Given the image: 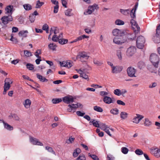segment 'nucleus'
<instances>
[{"instance_id": "7ed1b4c3", "label": "nucleus", "mask_w": 160, "mask_h": 160, "mask_svg": "<svg viewBox=\"0 0 160 160\" xmlns=\"http://www.w3.org/2000/svg\"><path fill=\"white\" fill-rule=\"evenodd\" d=\"M145 42V40L144 37L142 36L138 37L136 40L137 48L139 49H142L144 47Z\"/></svg>"}, {"instance_id": "a878e982", "label": "nucleus", "mask_w": 160, "mask_h": 160, "mask_svg": "<svg viewBox=\"0 0 160 160\" xmlns=\"http://www.w3.org/2000/svg\"><path fill=\"white\" fill-rule=\"evenodd\" d=\"M136 34L135 33L134 34H129L127 35V38L129 40H133L136 38Z\"/></svg>"}, {"instance_id": "39448f33", "label": "nucleus", "mask_w": 160, "mask_h": 160, "mask_svg": "<svg viewBox=\"0 0 160 160\" xmlns=\"http://www.w3.org/2000/svg\"><path fill=\"white\" fill-rule=\"evenodd\" d=\"M160 24L157 27L156 29V33L153 38V41L157 43L160 42Z\"/></svg>"}, {"instance_id": "69168bd1", "label": "nucleus", "mask_w": 160, "mask_h": 160, "mask_svg": "<svg viewBox=\"0 0 160 160\" xmlns=\"http://www.w3.org/2000/svg\"><path fill=\"white\" fill-rule=\"evenodd\" d=\"M12 118L15 120L18 121L19 120V118L18 116L16 114H12Z\"/></svg>"}, {"instance_id": "7c9ffc66", "label": "nucleus", "mask_w": 160, "mask_h": 160, "mask_svg": "<svg viewBox=\"0 0 160 160\" xmlns=\"http://www.w3.org/2000/svg\"><path fill=\"white\" fill-rule=\"evenodd\" d=\"M110 112L113 115H116L118 114L119 110L117 108H115L111 109Z\"/></svg>"}, {"instance_id": "0eeeda50", "label": "nucleus", "mask_w": 160, "mask_h": 160, "mask_svg": "<svg viewBox=\"0 0 160 160\" xmlns=\"http://www.w3.org/2000/svg\"><path fill=\"white\" fill-rule=\"evenodd\" d=\"M136 48L135 47L132 46L129 47L127 49L126 55L128 57L132 56L136 52Z\"/></svg>"}, {"instance_id": "c85d7f7f", "label": "nucleus", "mask_w": 160, "mask_h": 160, "mask_svg": "<svg viewBox=\"0 0 160 160\" xmlns=\"http://www.w3.org/2000/svg\"><path fill=\"white\" fill-rule=\"evenodd\" d=\"M116 55L118 56V58L120 60H121L122 58L121 51L120 50H118L116 51Z\"/></svg>"}, {"instance_id": "680f3d73", "label": "nucleus", "mask_w": 160, "mask_h": 160, "mask_svg": "<svg viewBox=\"0 0 160 160\" xmlns=\"http://www.w3.org/2000/svg\"><path fill=\"white\" fill-rule=\"evenodd\" d=\"M83 78H84L88 80H89L88 76L84 72L81 76Z\"/></svg>"}, {"instance_id": "412c9836", "label": "nucleus", "mask_w": 160, "mask_h": 160, "mask_svg": "<svg viewBox=\"0 0 160 160\" xmlns=\"http://www.w3.org/2000/svg\"><path fill=\"white\" fill-rule=\"evenodd\" d=\"M92 123L93 126L97 128H99L101 122L99 121H96L95 119H92L89 122V123Z\"/></svg>"}, {"instance_id": "603ef678", "label": "nucleus", "mask_w": 160, "mask_h": 160, "mask_svg": "<svg viewBox=\"0 0 160 160\" xmlns=\"http://www.w3.org/2000/svg\"><path fill=\"white\" fill-rule=\"evenodd\" d=\"M135 12H134V9L133 8L130 12V16L132 18H134L135 17Z\"/></svg>"}, {"instance_id": "aec40b11", "label": "nucleus", "mask_w": 160, "mask_h": 160, "mask_svg": "<svg viewBox=\"0 0 160 160\" xmlns=\"http://www.w3.org/2000/svg\"><path fill=\"white\" fill-rule=\"evenodd\" d=\"M31 103V100L28 99H26L23 102V104L25 107L26 108H30Z\"/></svg>"}, {"instance_id": "4d7b16f0", "label": "nucleus", "mask_w": 160, "mask_h": 160, "mask_svg": "<svg viewBox=\"0 0 160 160\" xmlns=\"http://www.w3.org/2000/svg\"><path fill=\"white\" fill-rule=\"evenodd\" d=\"M4 82L5 83L11 84L12 83L13 81L9 78H6L5 79Z\"/></svg>"}, {"instance_id": "e433bc0d", "label": "nucleus", "mask_w": 160, "mask_h": 160, "mask_svg": "<svg viewBox=\"0 0 160 160\" xmlns=\"http://www.w3.org/2000/svg\"><path fill=\"white\" fill-rule=\"evenodd\" d=\"M74 140L75 138L71 136L68 139L66 140V143L68 144L72 143L74 141Z\"/></svg>"}, {"instance_id": "ea45409f", "label": "nucleus", "mask_w": 160, "mask_h": 160, "mask_svg": "<svg viewBox=\"0 0 160 160\" xmlns=\"http://www.w3.org/2000/svg\"><path fill=\"white\" fill-rule=\"evenodd\" d=\"M62 101L60 98H54L52 100V102L54 104H56L61 102Z\"/></svg>"}, {"instance_id": "49530a36", "label": "nucleus", "mask_w": 160, "mask_h": 160, "mask_svg": "<svg viewBox=\"0 0 160 160\" xmlns=\"http://www.w3.org/2000/svg\"><path fill=\"white\" fill-rule=\"evenodd\" d=\"M113 93L115 95L118 96L121 95V90L119 89H115L113 92Z\"/></svg>"}, {"instance_id": "c9c22d12", "label": "nucleus", "mask_w": 160, "mask_h": 160, "mask_svg": "<svg viewBox=\"0 0 160 160\" xmlns=\"http://www.w3.org/2000/svg\"><path fill=\"white\" fill-rule=\"evenodd\" d=\"M93 109L95 111L99 112H102L103 111L101 107L98 106H94Z\"/></svg>"}, {"instance_id": "09e8293b", "label": "nucleus", "mask_w": 160, "mask_h": 160, "mask_svg": "<svg viewBox=\"0 0 160 160\" xmlns=\"http://www.w3.org/2000/svg\"><path fill=\"white\" fill-rule=\"evenodd\" d=\"M36 18L35 16H34L33 14L30 15L29 16V20L31 23L33 22L35 20Z\"/></svg>"}, {"instance_id": "6e6552de", "label": "nucleus", "mask_w": 160, "mask_h": 160, "mask_svg": "<svg viewBox=\"0 0 160 160\" xmlns=\"http://www.w3.org/2000/svg\"><path fill=\"white\" fill-rule=\"evenodd\" d=\"M128 76L131 77H136V76L135 75V74L136 72V70L133 68L130 67H128L127 70Z\"/></svg>"}, {"instance_id": "f03ea898", "label": "nucleus", "mask_w": 160, "mask_h": 160, "mask_svg": "<svg viewBox=\"0 0 160 160\" xmlns=\"http://www.w3.org/2000/svg\"><path fill=\"white\" fill-rule=\"evenodd\" d=\"M150 60L153 66L155 68H158L159 61L158 56L155 53L152 54L150 56Z\"/></svg>"}, {"instance_id": "f704fd0d", "label": "nucleus", "mask_w": 160, "mask_h": 160, "mask_svg": "<svg viewBox=\"0 0 160 160\" xmlns=\"http://www.w3.org/2000/svg\"><path fill=\"white\" fill-rule=\"evenodd\" d=\"M93 62L94 64L99 66H101L103 64L102 62L98 61L95 59H93Z\"/></svg>"}, {"instance_id": "052dcab7", "label": "nucleus", "mask_w": 160, "mask_h": 160, "mask_svg": "<svg viewBox=\"0 0 160 160\" xmlns=\"http://www.w3.org/2000/svg\"><path fill=\"white\" fill-rule=\"evenodd\" d=\"M76 114L79 116L82 117L85 113L84 112H82L80 111H77L76 112Z\"/></svg>"}, {"instance_id": "338daca9", "label": "nucleus", "mask_w": 160, "mask_h": 160, "mask_svg": "<svg viewBox=\"0 0 160 160\" xmlns=\"http://www.w3.org/2000/svg\"><path fill=\"white\" fill-rule=\"evenodd\" d=\"M58 5H56L54 7V10L53 12L54 13H57L58 11Z\"/></svg>"}, {"instance_id": "4468645a", "label": "nucleus", "mask_w": 160, "mask_h": 160, "mask_svg": "<svg viewBox=\"0 0 160 160\" xmlns=\"http://www.w3.org/2000/svg\"><path fill=\"white\" fill-rule=\"evenodd\" d=\"M63 101L67 104H69L73 102L74 98L71 96H68L63 98Z\"/></svg>"}, {"instance_id": "de8ad7c7", "label": "nucleus", "mask_w": 160, "mask_h": 160, "mask_svg": "<svg viewBox=\"0 0 160 160\" xmlns=\"http://www.w3.org/2000/svg\"><path fill=\"white\" fill-rule=\"evenodd\" d=\"M135 152L136 154L138 155H141L144 154L143 151L140 149H137Z\"/></svg>"}, {"instance_id": "ddd939ff", "label": "nucleus", "mask_w": 160, "mask_h": 160, "mask_svg": "<svg viewBox=\"0 0 160 160\" xmlns=\"http://www.w3.org/2000/svg\"><path fill=\"white\" fill-rule=\"evenodd\" d=\"M123 69L122 67L119 66H114L112 68V72L113 73H120Z\"/></svg>"}, {"instance_id": "1a4fd4ad", "label": "nucleus", "mask_w": 160, "mask_h": 160, "mask_svg": "<svg viewBox=\"0 0 160 160\" xmlns=\"http://www.w3.org/2000/svg\"><path fill=\"white\" fill-rule=\"evenodd\" d=\"M112 33L114 36H122L125 35V32L123 30H120L118 29H115L113 30Z\"/></svg>"}, {"instance_id": "20e7f679", "label": "nucleus", "mask_w": 160, "mask_h": 160, "mask_svg": "<svg viewBox=\"0 0 160 160\" xmlns=\"http://www.w3.org/2000/svg\"><path fill=\"white\" fill-rule=\"evenodd\" d=\"M89 56L88 55L87 53L85 52H80L78 54L77 56L76 59H80V60L82 62H84L85 61V60H87L89 57Z\"/></svg>"}, {"instance_id": "72a5a7b5", "label": "nucleus", "mask_w": 160, "mask_h": 160, "mask_svg": "<svg viewBox=\"0 0 160 160\" xmlns=\"http://www.w3.org/2000/svg\"><path fill=\"white\" fill-rule=\"evenodd\" d=\"M23 7L26 10L28 11L32 9L31 6L29 4H25L23 5Z\"/></svg>"}, {"instance_id": "864d4df0", "label": "nucleus", "mask_w": 160, "mask_h": 160, "mask_svg": "<svg viewBox=\"0 0 160 160\" xmlns=\"http://www.w3.org/2000/svg\"><path fill=\"white\" fill-rule=\"evenodd\" d=\"M24 54L27 57H30L32 55L31 53L28 50L24 51Z\"/></svg>"}, {"instance_id": "f8f14e48", "label": "nucleus", "mask_w": 160, "mask_h": 160, "mask_svg": "<svg viewBox=\"0 0 160 160\" xmlns=\"http://www.w3.org/2000/svg\"><path fill=\"white\" fill-rule=\"evenodd\" d=\"M2 23L4 25L7 24L9 22L12 21V16L10 15L8 16H4L1 18Z\"/></svg>"}, {"instance_id": "2eb2a0df", "label": "nucleus", "mask_w": 160, "mask_h": 160, "mask_svg": "<svg viewBox=\"0 0 160 160\" xmlns=\"http://www.w3.org/2000/svg\"><path fill=\"white\" fill-rule=\"evenodd\" d=\"M126 41V39L119 38H115L113 39V42L117 44H122L125 42Z\"/></svg>"}, {"instance_id": "4be33fe9", "label": "nucleus", "mask_w": 160, "mask_h": 160, "mask_svg": "<svg viewBox=\"0 0 160 160\" xmlns=\"http://www.w3.org/2000/svg\"><path fill=\"white\" fill-rule=\"evenodd\" d=\"M128 114L125 112H122L120 113V117L122 120L126 119L128 117Z\"/></svg>"}, {"instance_id": "9d476101", "label": "nucleus", "mask_w": 160, "mask_h": 160, "mask_svg": "<svg viewBox=\"0 0 160 160\" xmlns=\"http://www.w3.org/2000/svg\"><path fill=\"white\" fill-rule=\"evenodd\" d=\"M143 118L144 116L143 115L137 114L136 116L133 117L132 122L136 124H138Z\"/></svg>"}, {"instance_id": "bf43d9fd", "label": "nucleus", "mask_w": 160, "mask_h": 160, "mask_svg": "<svg viewBox=\"0 0 160 160\" xmlns=\"http://www.w3.org/2000/svg\"><path fill=\"white\" fill-rule=\"evenodd\" d=\"M10 84L8 83H7L5 82L4 89H6L7 90H8L10 87Z\"/></svg>"}, {"instance_id": "774afa93", "label": "nucleus", "mask_w": 160, "mask_h": 160, "mask_svg": "<svg viewBox=\"0 0 160 160\" xmlns=\"http://www.w3.org/2000/svg\"><path fill=\"white\" fill-rule=\"evenodd\" d=\"M49 27L47 24H44L42 26V29L44 30H46L48 29Z\"/></svg>"}, {"instance_id": "dca6fc26", "label": "nucleus", "mask_w": 160, "mask_h": 160, "mask_svg": "<svg viewBox=\"0 0 160 160\" xmlns=\"http://www.w3.org/2000/svg\"><path fill=\"white\" fill-rule=\"evenodd\" d=\"M30 140L31 142L34 145H37L41 146H42L43 145V144L40 142L39 140L36 138H34L33 137H30Z\"/></svg>"}, {"instance_id": "e2e57ef3", "label": "nucleus", "mask_w": 160, "mask_h": 160, "mask_svg": "<svg viewBox=\"0 0 160 160\" xmlns=\"http://www.w3.org/2000/svg\"><path fill=\"white\" fill-rule=\"evenodd\" d=\"M117 102L118 104V105H122L123 106H124L125 105V103L121 100H118L117 101Z\"/></svg>"}, {"instance_id": "58836bf2", "label": "nucleus", "mask_w": 160, "mask_h": 160, "mask_svg": "<svg viewBox=\"0 0 160 160\" xmlns=\"http://www.w3.org/2000/svg\"><path fill=\"white\" fill-rule=\"evenodd\" d=\"M27 68L30 70H32L34 68L33 65L31 63H27L26 65Z\"/></svg>"}, {"instance_id": "8fccbe9b", "label": "nucleus", "mask_w": 160, "mask_h": 160, "mask_svg": "<svg viewBox=\"0 0 160 160\" xmlns=\"http://www.w3.org/2000/svg\"><path fill=\"white\" fill-rule=\"evenodd\" d=\"M121 151L123 153L126 154L128 152V149L127 148L123 147L122 148Z\"/></svg>"}, {"instance_id": "a19ab883", "label": "nucleus", "mask_w": 160, "mask_h": 160, "mask_svg": "<svg viewBox=\"0 0 160 160\" xmlns=\"http://www.w3.org/2000/svg\"><path fill=\"white\" fill-rule=\"evenodd\" d=\"M45 148L49 152H51L54 155H56L55 152L53 150L52 148L48 146H46L45 147Z\"/></svg>"}, {"instance_id": "6ab92c4d", "label": "nucleus", "mask_w": 160, "mask_h": 160, "mask_svg": "<svg viewBox=\"0 0 160 160\" xmlns=\"http://www.w3.org/2000/svg\"><path fill=\"white\" fill-rule=\"evenodd\" d=\"M145 127H149L151 126L152 123L149 119L148 118H145L143 122Z\"/></svg>"}, {"instance_id": "f257e3e1", "label": "nucleus", "mask_w": 160, "mask_h": 160, "mask_svg": "<svg viewBox=\"0 0 160 160\" xmlns=\"http://www.w3.org/2000/svg\"><path fill=\"white\" fill-rule=\"evenodd\" d=\"M99 8L98 4L94 3L92 5H90L88 7L87 10L84 12V14L85 15L91 14L95 11H97Z\"/></svg>"}, {"instance_id": "473e14b6", "label": "nucleus", "mask_w": 160, "mask_h": 160, "mask_svg": "<svg viewBox=\"0 0 160 160\" xmlns=\"http://www.w3.org/2000/svg\"><path fill=\"white\" fill-rule=\"evenodd\" d=\"M58 42L61 44H65L67 43L68 40L63 38H60L58 40Z\"/></svg>"}, {"instance_id": "37998d69", "label": "nucleus", "mask_w": 160, "mask_h": 160, "mask_svg": "<svg viewBox=\"0 0 160 160\" xmlns=\"http://www.w3.org/2000/svg\"><path fill=\"white\" fill-rule=\"evenodd\" d=\"M75 160H86V158L83 154H81Z\"/></svg>"}, {"instance_id": "b1692460", "label": "nucleus", "mask_w": 160, "mask_h": 160, "mask_svg": "<svg viewBox=\"0 0 160 160\" xmlns=\"http://www.w3.org/2000/svg\"><path fill=\"white\" fill-rule=\"evenodd\" d=\"M37 78L39 80L42 82H47L48 80L45 78L43 77L42 76L37 73L36 74Z\"/></svg>"}, {"instance_id": "a211bd4d", "label": "nucleus", "mask_w": 160, "mask_h": 160, "mask_svg": "<svg viewBox=\"0 0 160 160\" xmlns=\"http://www.w3.org/2000/svg\"><path fill=\"white\" fill-rule=\"evenodd\" d=\"M103 101L107 104L113 103L114 101L112 100L111 98L107 96H105L103 99Z\"/></svg>"}, {"instance_id": "2f4dec72", "label": "nucleus", "mask_w": 160, "mask_h": 160, "mask_svg": "<svg viewBox=\"0 0 160 160\" xmlns=\"http://www.w3.org/2000/svg\"><path fill=\"white\" fill-rule=\"evenodd\" d=\"M13 7L11 6H7L6 8V13H12V9Z\"/></svg>"}, {"instance_id": "79ce46f5", "label": "nucleus", "mask_w": 160, "mask_h": 160, "mask_svg": "<svg viewBox=\"0 0 160 160\" xmlns=\"http://www.w3.org/2000/svg\"><path fill=\"white\" fill-rule=\"evenodd\" d=\"M115 23L116 25H123L124 23L123 21L119 19H118L116 21Z\"/></svg>"}, {"instance_id": "3c124183", "label": "nucleus", "mask_w": 160, "mask_h": 160, "mask_svg": "<svg viewBox=\"0 0 160 160\" xmlns=\"http://www.w3.org/2000/svg\"><path fill=\"white\" fill-rule=\"evenodd\" d=\"M88 155L92 158L94 160H98L99 159L98 157L95 155H91L90 153H89L88 154Z\"/></svg>"}, {"instance_id": "6e6d98bb", "label": "nucleus", "mask_w": 160, "mask_h": 160, "mask_svg": "<svg viewBox=\"0 0 160 160\" xmlns=\"http://www.w3.org/2000/svg\"><path fill=\"white\" fill-rule=\"evenodd\" d=\"M72 10L71 9H68L67 10L65 11V14L66 15L68 16H71V13Z\"/></svg>"}, {"instance_id": "4c0bfd02", "label": "nucleus", "mask_w": 160, "mask_h": 160, "mask_svg": "<svg viewBox=\"0 0 160 160\" xmlns=\"http://www.w3.org/2000/svg\"><path fill=\"white\" fill-rule=\"evenodd\" d=\"M44 4L43 2H40L39 0L37 1V3L35 7L36 8H40Z\"/></svg>"}, {"instance_id": "a18cd8bd", "label": "nucleus", "mask_w": 160, "mask_h": 160, "mask_svg": "<svg viewBox=\"0 0 160 160\" xmlns=\"http://www.w3.org/2000/svg\"><path fill=\"white\" fill-rule=\"evenodd\" d=\"M120 12L122 14H123L124 15H127L130 12V11L129 9H126V10L121 9Z\"/></svg>"}, {"instance_id": "13d9d810", "label": "nucleus", "mask_w": 160, "mask_h": 160, "mask_svg": "<svg viewBox=\"0 0 160 160\" xmlns=\"http://www.w3.org/2000/svg\"><path fill=\"white\" fill-rule=\"evenodd\" d=\"M100 94L101 96L104 97L108 95V93L105 91H101L100 92Z\"/></svg>"}, {"instance_id": "c756f323", "label": "nucleus", "mask_w": 160, "mask_h": 160, "mask_svg": "<svg viewBox=\"0 0 160 160\" xmlns=\"http://www.w3.org/2000/svg\"><path fill=\"white\" fill-rule=\"evenodd\" d=\"M138 67L140 69H141L145 67V63L143 62H138Z\"/></svg>"}, {"instance_id": "423d86ee", "label": "nucleus", "mask_w": 160, "mask_h": 160, "mask_svg": "<svg viewBox=\"0 0 160 160\" xmlns=\"http://www.w3.org/2000/svg\"><path fill=\"white\" fill-rule=\"evenodd\" d=\"M130 23L133 29L134 32L136 34H138L140 32V28L136 22L134 20L132 19L131 20Z\"/></svg>"}, {"instance_id": "393cba45", "label": "nucleus", "mask_w": 160, "mask_h": 160, "mask_svg": "<svg viewBox=\"0 0 160 160\" xmlns=\"http://www.w3.org/2000/svg\"><path fill=\"white\" fill-rule=\"evenodd\" d=\"M81 150L79 148H77L75 149L73 153V156L74 157H77L78 154L81 152Z\"/></svg>"}, {"instance_id": "bb28decb", "label": "nucleus", "mask_w": 160, "mask_h": 160, "mask_svg": "<svg viewBox=\"0 0 160 160\" xmlns=\"http://www.w3.org/2000/svg\"><path fill=\"white\" fill-rule=\"evenodd\" d=\"M28 33V31L27 30L22 31H20L18 33L19 36H22L23 37L25 38L27 37V35L26 33Z\"/></svg>"}, {"instance_id": "cd10ccee", "label": "nucleus", "mask_w": 160, "mask_h": 160, "mask_svg": "<svg viewBox=\"0 0 160 160\" xmlns=\"http://www.w3.org/2000/svg\"><path fill=\"white\" fill-rule=\"evenodd\" d=\"M3 123L4 124V128L6 129L9 130H13V128L12 127L8 124V123H5L4 122H3Z\"/></svg>"}, {"instance_id": "9b49d317", "label": "nucleus", "mask_w": 160, "mask_h": 160, "mask_svg": "<svg viewBox=\"0 0 160 160\" xmlns=\"http://www.w3.org/2000/svg\"><path fill=\"white\" fill-rule=\"evenodd\" d=\"M150 152L157 157H160V149L157 148H152L150 149Z\"/></svg>"}, {"instance_id": "0e129e2a", "label": "nucleus", "mask_w": 160, "mask_h": 160, "mask_svg": "<svg viewBox=\"0 0 160 160\" xmlns=\"http://www.w3.org/2000/svg\"><path fill=\"white\" fill-rule=\"evenodd\" d=\"M157 85V84L156 82H153L152 84H150L149 87L150 88H152L155 87Z\"/></svg>"}, {"instance_id": "f3484780", "label": "nucleus", "mask_w": 160, "mask_h": 160, "mask_svg": "<svg viewBox=\"0 0 160 160\" xmlns=\"http://www.w3.org/2000/svg\"><path fill=\"white\" fill-rule=\"evenodd\" d=\"M59 63L60 64V66L61 67H67L68 68L71 67L72 66V64L71 63L67 61H60Z\"/></svg>"}, {"instance_id": "5fc2aeb1", "label": "nucleus", "mask_w": 160, "mask_h": 160, "mask_svg": "<svg viewBox=\"0 0 160 160\" xmlns=\"http://www.w3.org/2000/svg\"><path fill=\"white\" fill-rule=\"evenodd\" d=\"M52 40L54 42H56L58 41L59 38L57 36V35L54 34L52 38Z\"/></svg>"}, {"instance_id": "5701e85b", "label": "nucleus", "mask_w": 160, "mask_h": 160, "mask_svg": "<svg viewBox=\"0 0 160 160\" xmlns=\"http://www.w3.org/2000/svg\"><path fill=\"white\" fill-rule=\"evenodd\" d=\"M57 45L53 43H51L48 45V47L49 49L52 50L53 51L56 50V48Z\"/></svg>"}, {"instance_id": "c03bdc74", "label": "nucleus", "mask_w": 160, "mask_h": 160, "mask_svg": "<svg viewBox=\"0 0 160 160\" xmlns=\"http://www.w3.org/2000/svg\"><path fill=\"white\" fill-rule=\"evenodd\" d=\"M108 127L105 124L101 123H100V127L99 128L104 131V129H106Z\"/></svg>"}]
</instances>
